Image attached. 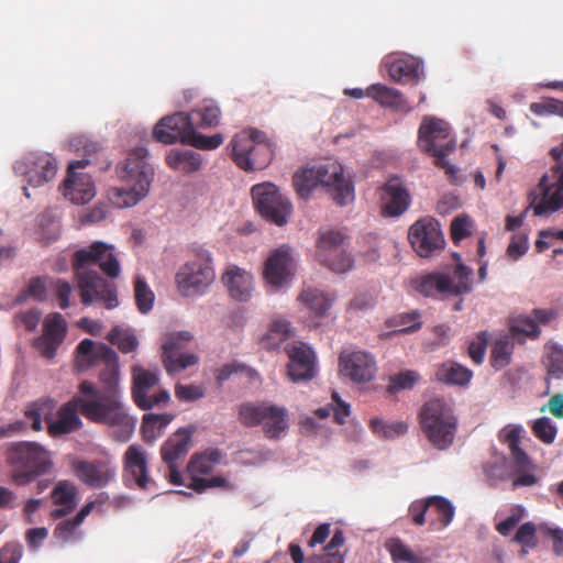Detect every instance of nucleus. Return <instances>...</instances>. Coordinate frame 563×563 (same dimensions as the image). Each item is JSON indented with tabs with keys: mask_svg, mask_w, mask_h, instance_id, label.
<instances>
[{
	"mask_svg": "<svg viewBox=\"0 0 563 563\" xmlns=\"http://www.w3.org/2000/svg\"><path fill=\"white\" fill-rule=\"evenodd\" d=\"M510 331L514 336L522 335L529 339H537L541 332L538 323L529 317H518L514 319Z\"/></svg>",
	"mask_w": 563,
	"mask_h": 563,
	"instance_id": "54",
	"label": "nucleus"
},
{
	"mask_svg": "<svg viewBox=\"0 0 563 563\" xmlns=\"http://www.w3.org/2000/svg\"><path fill=\"white\" fill-rule=\"evenodd\" d=\"M296 261L291 247L282 245L267 257L264 267V278L268 285L279 289L295 274Z\"/></svg>",
	"mask_w": 563,
	"mask_h": 563,
	"instance_id": "19",
	"label": "nucleus"
},
{
	"mask_svg": "<svg viewBox=\"0 0 563 563\" xmlns=\"http://www.w3.org/2000/svg\"><path fill=\"white\" fill-rule=\"evenodd\" d=\"M166 163L175 170L190 174L200 169L202 158L200 154L194 151L170 150L166 156Z\"/></svg>",
	"mask_w": 563,
	"mask_h": 563,
	"instance_id": "38",
	"label": "nucleus"
},
{
	"mask_svg": "<svg viewBox=\"0 0 563 563\" xmlns=\"http://www.w3.org/2000/svg\"><path fill=\"white\" fill-rule=\"evenodd\" d=\"M410 200V194L398 176L389 177L380 188L382 213L386 217L402 214L408 209Z\"/></svg>",
	"mask_w": 563,
	"mask_h": 563,
	"instance_id": "23",
	"label": "nucleus"
},
{
	"mask_svg": "<svg viewBox=\"0 0 563 563\" xmlns=\"http://www.w3.org/2000/svg\"><path fill=\"white\" fill-rule=\"evenodd\" d=\"M319 185L328 188L332 199L339 206H346L354 200V187L350 179L345 178L341 164L329 162L314 166Z\"/></svg>",
	"mask_w": 563,
	"mask_h": 563,
	"instance_id": "14",
	"label": "nucleus"
},
{
	"mask_svg": "<svg viewBox=\"0 0 563 563\" xmlns=\"http://www.w3.org/2000/svg\"><path fill=\"white\" fill-rule=\"evenodd\" d=\"M335 295L318 288H305L298 299L310 310L317 318L327 316L332 303L335 301Z\"/></svg>",
	"mask_w": 563,
	"mask_h": 563,
	"instance_id": "34",
	"label": "nucleus"
},
{
	"mask_svg": "<svg viewBox=\"0 0 563 563\" xmlns=\"http://www.w3.org/2000/svg\"><path fill=\"white\" fill-rule=\"evenodd\" d=\"M108 341L117 345L122 353H131L137 349V338L120 327H114L107 336Z\"/></svg>",
	"mask_w": 563,
	"mask_h": 563,
	"instance_id": "51",
	"label": "nucleus"
},
{
	"mask_svg": "<svg viewBox=\"0 0 563 563\" xmlns=\"http://www.w3.org/2000/svg\"><path fill=\"white\" fill-rule=\"evenodd\" d=\"M459 420L452 407L442 398H433L423 404L419 412V426L428 442L437 450L452 446Z\"/></svg>",
	"mask_w": 563,
	"mask_h": 563,
	"instance_id": "4",
	"label": "nucleus"
},
{
	"mask_svg": "<svg viewBox=\"0 0 563 563\" xmlns=\"http://www.w3.org/2000/svg\"><path fill=\"white\" fill-rule=\"evenodd\" d=\"M385 547L395 563H431V559L424 556L421 552L412 551L399 538L387 540Z\"/></svg>",
	"mask_w": 563,
	"mask_h": 563,
	"instance_id": "39",
	"label": "nucleus"
},
{
	"mask_svg": "<svg viewBox=\"0 0 563 563\" xmlns=\"http://www.w3.org/2000/svg\"><path fill=\"white\" fill-rule=\"evenodd\" d=\"M285 352L289 357L288 376L292 382H307L316 376V354L310 346L294 342L286 345Z\"/></svg>",
	"mask_w": 563,
	"mask_h": 563,
	"instance_id": "20",
	"label": "nucleus"
},
{
	"mask_svg": "<svg viewBox=\"0 0 563 563\" xmlns=\"http://www.w3.org/2000/svg\"><path fill=\"white\" fill-rule=\"evenodd\" d=\"M254 205L267 221L282 227L287 223L292 206L272 183L256 184L251 189Z\"/></svg>",
	"mask_w": 563,
	"mask_h": 563,
	"instance_id": "11",
	"label": "nucleus"
},
{
	"mask_svg": "<svg viewBox=\"0 0 563 563\" xmlns=\"http://www.w3.org/2000/svg\"><path fill=\"white\" fill-rule=\"evenodd\" d=\"M409 515L411 517V521L415 526H423L428 522L427 512H428V500L427 498L417 499L412 501L409 506Z\"/></svg>",
	"mask_w": 563,
	"mask_h": 563,
	"instance_id": "61",
	"label": "nucleus"
},
{
	"mask_svg": "<svg viewBox=\"0 0 563 563\" xmlns=\"http://www.w3.org/2000/svg\"><path fill=\"white\" fill-rule=\"evenodd\" d=\"M134 296L139 310L142 313H147L154 303V292L148 287L144 278L137 276L134 282Z\"/></svg>",
	"mask_w": 563,
	"mask_h": 563,
	"instance_id": "52",
	"label": "nucleus"
},
{
	"mask_svg": "<svg viewBox=\"0 0 563 563\" xmlns=\"http://www.w3.org/2000/svg\"><path fill=\"white\" fill-rule=\"evenodd\" d=\"M420 316L418 312H408L399 314L395 321L396 324L401 327L399 332L410 333L419 330L421 328V321L419 320Z\"/></svg>",
	"mask_w": 563,
	"mask_h": 563,
	"instance_id": "62",
	"label": "nucleus"
},
{
	"mask_svg": "<svg viewBox=\"0 0 563 563\" xmlns=\"http://www.w3.org/2000/svg\"><path fill=\"white\" fill-rule=\"evenodd\" d=\"M428 500L427 518L431 530H442L446 528L453 520L454 506L442 496H430Z\"/></svg>",
	"mask_w": 563,
	"mask_h": 563,
	"instance_id": "33",
	"label": "nucleus"
},
{
	"mask_svg": "<svg viewBox=\"0 0 563 563\" xmlns=\"http://www.w3.org/2000/svg\"><path fill=\"white\" fill-rule=\"evenodd\" d=\"M194 128L209 129L217 126L220 122V109L211 101H206L201 107L188 113Z\"/></svg>",
	"mask_w": 563,
	"mask_h": 563,
	"instance_id": "41",
	"label": "nucleus"
},
{
	"mask_svg": "<svg viewBox=\"0 0 563 563\" xmlns=\"http://www.w3.org/2000/svg\"><path fill=\"white\" fill-rule=\"evenodd\" d=\"M194 335L189 331L168 333L162 344V362L169 375L180 373L196 365L199 357L191 352H185Z\"/></svg>",
	"mask_w": 563,
	"mask_h": 563,
	"instance_id": "12",
	"label": "nucleus"
},
{
	"mask_svg": "<svg viewBox=\"0 0 563 563\" xmlns=\"http://www.w3.org/2000/svg\"><path fill=\"white\" fill-rule=\"evenodd\" d=\"M514 344L508 339L497 340L490 351V365L496 371L508 366L511 362Z\"/></svg>",
	"mask_w": 563,
	"mask_h": 563,
	"instance_id": "46",
	"label": "nucleus"
},
{
	"mask_svg": "<svg viewBox=\"0 0 563 563\" xmlns=\"http://www.w3.org/2000/svg\"><path fill=\"white\" fill-rule=\"evenodd\" d=\"M548 376L560 379L563 377V347L558 344L545 346V356L543 361Z\"/></svg>",
	"mask_w": 563,
	"mask_h": 563,
	"instance_id": "45",
	"label": "nucleus"
},
{
	"mask_svg": "<svg viewBox=\"0 0 563 563\" xmlns=\"http://www.w3.org/2000/svg\"><path fill=\"white\" fill-rule=\"evenodd\" d=\"M412 284L415 289L426 297L444 299L454 295L453 279L444 273H430L419 276Z\"/></svg>",
	"mask_w": 563,
	"mask_h": 563,
	"instance_id": "28",
	"label": "nucleus"
},
{
	"mask_svg": "<svg viewBox=\"0 0 563 563\" xmlns=\"http://www.w3.org/2000/svg\"><path fill=\"white\" fill-rule=\"evenodd\" d=\"M369 428L373 433L384 439H393L395 437L402 435L408 431V424L404 421L386 423L384 420L378 418L371 420Z\"/></svg>",
	"mask_w": 563,
	"mask_h": 563,
	"instance_id": "50",
	"label": "nucleus"
},
{
	"mask_svg": "<svg viewBox=\"0 0 563 563\" xmlns=\"http://www.w3.org/2000/svg\"><path fill=\"white\" fill-rule=\"evenodd\" d=\"M192 431L180 428L174 432L162 445L161 456L168 466V478L174 485H184L177 462L185 459L191 443Z\"/></svg>",
	"mask_w": 563,
	"mask_h": 563,
	"instance_id": "17",
	"label": "nucleus"
},
{
	"mask_svg": "<svg viewBox=\"0 0 563 563\" xmlns=\"http://www.w3.org/2000/svg\"><path fill=\"white\" fill-rule=\"evenodd\" d=\"M211 255L206 250H199L194 260L184 264L176 274L179 292L185 297L201 295L214 280Z\"/></svg>",
	"mask_w": 563,
	"mask_h": 563,
	"instance_id": "9",
	"label": "nucleus"
},
{
	"mask_svg": "<svg viewBox=\"0 0 563 563\" xmlns=\"http://www.w3.org/2000/svg\"><path fill=\"white\" fill-rule=\"evenodd\" d=\"M175 396L180 401H195L205 396V389L198 385L176 384Z\"/></svg>",
	"mask_w": 563,
	"mask_h": 563,
	"instance_id": "60",
	"label": "nucleus"
},
{
	"mask_svg": "<svg viewBox=\"0 0 563 563\" xmlns=\"http://www.w3.org/2000/svg\"><path fill=\"white\" fill-rule=\"evenodd\" d=\"M366 97L372 98L382 107L391 108L396 111L408 113L412 111V107L404 98L402 93L391 87L383 84H374L366 89Z\"/></svg>",
	"mask_w": 563,
	"mask_h": 563,
	"instance_id": "32",
	"label": "nucleus"
},
{
	"mask_svg": "<svg viewBox=\"0 0 563 563\" xmlns=\"http://www.w3.org/2000/svg\"><path fill=\"white\" fill-rule=\"evenodd\" d=\"M388 74L396 82H418L420 76V64L413 57L397 58L389 64Z\"/></svg>",
	"mask_w": 563,
	"mask_h": 563,
	"instance_id": "37",
	"label": "nucleus"
},
{
	"mask_svg": "<svg viewBox=\"0 0 563 563\" xmlns=\"http://www.w3.org/2000/svg\"><path fill=\"white\" fill-rule=\"evenodd\" d=\"M231 158L235 165L245 170L263 169L273 159V144L266 134L256 129L242 131L233 136L229 144Z\"/></svg>",
	"mask_w": 563,
	"mask_h": 563,
	"instance_id": "6",
	"label": "nucleus"
},
{
	"mask_svg": "<svg viewBox=\"0 0 563 563\" xmlns=\"http://www.w3.org/2000/svg\"><path fill=\"white\" fill-rule=\"evenodd\" d=\"M188 113L177 112L162 118L153 129V137L164 144H186L192 130Z\"/></svg>",
	"mask_w": 563,
	"mask_h": 563,
	"instance_id": "22",
	"label": "nucleus"
},
{
	"mask_svg": "<svg viewBox=\"0 0 563 563\" xmlns=\"http://www.w3.org/2000/svg\"><path fill=\"white\" fill-rule=\"evenodd\" d=\"M238 420L245 428L261 427L266 439L280 440L289 428L288 410L269 401H245L236 407Z\"/></svg>",
	"mask_w": 563,
	"mask_h": 563,
	"instance_id": "5",
	"label": "nucleus"
},
{
	"mask_svg": "<svg viewBox=\"0 0 563 563\" xmlns=\"http://www.w3.org/2000/svg\"><path fill=\"white\" fill-rule=\"evenodd\" d=\"M222 452L218 449H210L200 454L191 456L188 464V472L191 475L208 474L221 461Z\"/></svg>",
	"mask_w": 563,
	"mask_h": 563,
	"instance_id": "42",
	"label": "nucleus"
},
{
	"mask_svg": "<svg viewBox=\"0 0 563 563\" xmlns=\"http://www.w3.org/2000/svg\"><path fill=\"white\" fill-rule=\"evenodd\" d=\"M291 335L290 323L286 320H274L263 339L265 347L274 350L285 342Z\"/></svg>",
	"mask_w": 563,
	"mask_h": 563,
	"instance_id": "43",
	"label": "nucleus"
},
{
	"mask_svg": "<svg viewBox=\"0 0 563 563\" xmlns=\"http://www.w3.org/2000/svg\"><path fill=\"white\" fill-rule=\"evenodd\" d=\"M453 256L456 260L453 275L457 279L456 283L453 282V294L454 296L468 294L472 290L473 271L461 262L460 254L455 253Z\"/></svg>",
	"mask_w": 563,
	"mask_h": 563,
	"instance_id": "47",
	"label": "nucleus"
},
{
	"mask_svg": "<svg viewBox=\"0 0 563 563\" xmlns=\"http://www.w3.org/2000/svg\"><path fill=\"white\" fill-rule=\"evenodd\" d=\"M87 400L88 399L78 391L69 401L62 405L56 411V418L47 426L48 435L59 438L78 431L82 427L78 411H80L86 419L90 420L84 409V404Z\"/></svg>",
	"mask_w": 563,
	"mask_h": 563,
	"instance_id": "16",
	"label": "nucleus"
},
{
	"mask_svg": "<svg viewBox=\"0 0 563 563\" xmlns=\"http://www.w3.org/2000/svg\"><path fill=\"white\" fill-rule=\"evenodd\" d=\"M49 291L57 299L60 309L65 310L70 306L73 287L67 280L60 278L49 279Z\"/></svg>",
	"mask_w": 563,
	"mask_h": 563,
	"instance_id": "56",
	"label": "nucleus"
},
{
	"mask_svg": "<svg viewBox=\"0 0 563 563\" xmlns=\"http://www.w3.org/2000/svg\"><path fill=\"white\" fill-rule=\"evenodd\" d=\"M340 373L357 384L371 382L377 366L374 356L365 351H343L339 356Z\"/></svg>",
	"mask_w": 563,
	"mask_h": 563,
	"instance_id": "18",
	"label": "nucleus"
},
{
	"mask_svg": "<svg viewBox=\"0 0 563 563\" xmlns=\"http://www.w3.org/2000/svg\"><path fill=\"white\" fill-rule=\"evenodd\" d=\"M124 473L128 483H134L141 489H147L152 479L147 473L146 454L140 445L132 444L124 453Z\"/></svg>",
	"mask_w": 563,
	"mask_h": 563,
	"instance_id": "26",
	"label": "nucleus"
},
{
	"mask_svg": "<svg viewBox=\"0 0 563 563\" xmlns=\"http://www.w3.org/2000/svg\"><path fill=\"white\" fill-rule=\"evenodd\" d=\"M222 282L234 300L244 302L251 299L254 279L245 269L235 265L229 266L222 276Z\"/></svg>",
	"mask_w": 563,
	"mask_h": 563,
	"instance_id": "27",
	"label": "nucleus"
},
{
	"mask_svg": "<svg viewBox=\"0 0 563 563\" xmlns=\"http://www.w3.org/2000/svg\"><path fill=\"white\" fill-rule=\"evenodd\" d=\"M23 549L18 543H7L0 549V563H19Z\"/></svg>",
	"mask_w": 563,
	"mask_h": 563,
	"instance_id": "64",
	"label": "nucleus"
},
{
	"mask_svg": "<svg viewBox=\"0 0 563 563\" xmlns=\"http://www.w3.org/2000/svg\"><path fill=\"white\" fill-rule=\"evenodd\" d=\"M147 155V150L142 146L129 153L122 175L125 186L110 190V200L113 206L118 208L132 207L148 194L154 169L146 161Z\"/></svg>",
	"mask_w": 563,
	"mask_h": 563,
	"instance_id": "3",
	"label": "nucleus"
},
{
	"mask_svg": "<svg viewBox=\"0 0 563 563\" xmlns=\"http://www.w3.org/2000/svg\"><path fill=\"white\" fill-rule=\"evenodd\" d=\"M66 332L67 324L60 313L47 314L43 322V334L35 342L37 350L44 357L53 358L58 346L64 342Z\"/></svg>",
	"mask_w": 563,
	"mask_h": 563,
	"instance_id": "25",
	"label": "nucleus"
},
{
	"mask_svg": "<svg viewBox=\"0 0 563 563\" xmlns=\"http://www.w3.org/2000/svg\"><path fill=\"white\" fill-rule=\"evenodd\" d=\"M347 236L338 230H320L316 245L317 260L335 273H345L353 266L347 252Z\"/></svg>",
	"mask_w": 563,
	"mask_h": 563,
	"instance_id": "10",
	"label": "nucleus"
},
{
	"mask_svg": "<svg viewBox=\"0 0 563 563\" xmlns=\"http://www.w3.org/2000/svg\"><path fill=\"white\" fill-rule=\"evenodd\" d=\"M159 382L157 372L145 369L135 365L132 368V397L135 405L142 410L151 409V404L145 401V391L153 390Z\"/></svg>",
	"mask_w": 563,
	"mask_h": 563,
	"instance_id": "30",
	"label": "nucleus"
},
{
	"mask_svg": "<svg viewBox=\"0 0 563 563\" xmlns=\"http://www.w3.org/2000/svg\"><path fill=\"white\" fill-rule=\"evenodd\" d=\"M16 174L26 178L29 185L40 187L52 180L57 173L56 159L47 153H30L13 165Z\"/></svg>",
	"mask_w": 563,
	"mask_h": 563,
	"instance_id": "15",
	"label": "nucleus"
},
{
	"mask_svg": "<svg viewBox=\"0 0 563 563\" xmlns=\"http://www.w3.org/2000/svg\"><path fill=\"white\" fill-rule=\"evenodd\" d=\"M77 489L74 484L67 481L59 482L52 492L55 505L62 506L53 510L54 518H62L71 512L76 507Z\"/></svg>",
	"mask_w": 563,
	"mask_h": 563,
	"instance_id": "36",
	"label": "nucleus"
},
{
	"mask_svg": "<svg viewBox=\"0 0 563 563\" xmlns=\"http://www.w3.org/2000/svg\"><path fill=\"white\" fill-rule=\"evenodd\" d=\"M292 184L297 195L301 199H308L311 191L319 185L314 166L297 172L292 177Z\"/></svg>",
	"mask_w": 563,
	"mask_h": 563,
	"instance_id": "44",
	"label": "nucleus"
},
{
	"mask_svg": "<svg viewBox=\"0 0 563 563\" xmlns=\"http://www.w3.org/2000/svg\"><path fill=\"white\" fill-rule=\"evenodd\" d=\"M223 142L224 137L221 133H216L208 136L197 132L196 128H192L186 145H190L203 151H212L222 145Z\"/></svg>",
	"mask_w": 563,
	"mask_h": 563,
	"instance_id": "53",
	"label": "nucleus"
},
{
	"mask_svg": "<svg viewBox=\"0 0 563 563\" xmlns=\"http://www.w3.org/2000/svg\"><path fill=\"white\" fill-rule=\"evenodd\" d=\"M419 148L433 157V164L444 169L446 174L453 173V166L446 156L456 148V140L451 134L449 123L435 117H424L418 130Z\"/></svg>",
	"mask_w": 563,
	"mask_h": 563,
	"instance_id": "7",
	"label": "nucleus"
},
{
	"mask_svg": "<svg viewBox=\"0 0 563 563\" xmlns=\"http://www.w3.org/2000/svg\"><path fill=\"white\" fill-rule=\"evenodd\" d=\"M101 345L96 346L95 342L90 339H84L76 349L77 352V363L80 366H91L96 364L98 361L102 360L101 355Z\"/></svg>",
	"mask_w": 563,
	"mask_h": 563,
	"instance_id": "48",
	"label": "nucleus"
},
{
	"mask_svg": "<svg viewBox=\"0 0 563 563\" xmlns=\"http://www.w3.org/2000/svg\"><path fill=\"white\" fill-rule=\"evenodd\" d=\"M89 164L88 159L74 161L68 165L67 177L64 180V195L71 202L85 205L96 195L95 184L88 174L76 173L79 168H85Z\"/></svg>",
	"mask_w": 563,
	"mask_h": 563,
	"instance_id": "21",
	"label": "nucleus"
},
{
	"mask_svg": "<svg viewBox=\"0 0 563 563\" xmlns=\"http://www.w3.org/2000/svg\"><path fill=\"white\" fill-rule=\"evenodd\" d=\"M101 355V361L104 363V367L99 374V380L103 385L102 389L97 388L89 380H82L78 386V391L88 399L84 404V409L90 421L113 427L114 439L125 442L135 430L136 418L129 415L122 402L117 353L108 345L102 344Z\"/></svg>",
	"mask_w": 563,
	"mask_h": 563,
	"instance_id": "1",
	"label": "nucleus"
},
{
	"mask_svg": "<svg viewBox=\"0 0 563 563\" xmlns=\"http://www.w3.org/2000/svg\"><path fill=\"white\" fill-rule=\"evenodd\" d=\"M408 239L420 257L433 256L437 252L443 250L445 240L440 228V223L426 217L416 221L408 232Z\"/></svg>",
	"mask_w": 563,
	"mask_h": 563,
	"instance_id": "13",
	"label": "nucleus"
},
{
	"mask_svg": "<svg viewBox=\"0 0 563 563\" xmlns=\"http://www.w3.org/2000/svg\"><path fill=\"white\" fill-rule=\"evenodd\" d=\"M472 377L473 372L470 368L454 361H445L438 364L433 374L435 382L459 387L468 386Z\"/></svg>",
	"mask_w": 563,
	"mask_h": 563,
	"instance_id": "31",
	"label": "nucleus"
},
{
	"mask_svg": "<svg viewBox=\"0 0 563 563\" xmlns=\"http://www.w3.org/2000/svg\"><path fill=\"white\" fill-rule=\"evenodd\" d=\"M56 406V401L52 398H43L32 402L25 410L27 423L34 431H41L43 420L46 422V427L53 421L57 411Z\"/></svg>",
	"mask_w": 563,
	"mask_h": 563,
	"instance_id": "35",
	"label": "nucleus"
},
{
	"mask_svg": "<svg viewBox=\"0 0 563 563\" xmlns=\"http://www.w3.org/2000/svg\"><path fill=\"white\" fill-rule=\"evenodd\" d=\"M49 279L48 277L31 278L26 288L20 292L18 301L23 302L27 298H33L37 301L46 300L47 291L49 290Z\"/></svg>",
	"mask_w": 563,
	"mask_h": 563,
	"instance_id": "49",
	"label": "nucleus"
},
{
	"mask_svg": "<svg viewBox=\"0 0 563 563\" xmlns=\"http://www.w3.org/2000/svg\"><path fill=\"white\" fill-rule=\"evenodd\" d=\"M112 251V245L96 241L73 254L71 267L82 305L103 301L108 309L119 305L114 284L106 280L96 269L98 267L110 278L120 275V264Z\"/></svg>",
	"mask_w": 563,
	"mask_h": 563,
	"instance_id": "2",
	"label": "nucleus"
},
{
	"mask_svg": "<svg viewBox=\"0 0 563 563\" xmlns=\"http://www.w3.org/2000/svg\"><path fill=\"white\" fill-rule=\"evenodd\" d=\"M71 470L82 483L92 488L107 486L115 476V468L102 460H74Z\"/></svg>",
	"mask_w": 563,
	"mask_h": 563,
	"instance_id": "24",
	"label": "nucleus"
},
{
	"mask_svg": "<svg viewBox=\"0 0 563 563\" xmlns=\"http://www.w3.org/2000/svg\"><path fill=\"white\" fill-rule=\"evenodd\" d=\"M173 416L169 413H146L142 422L143 440L147 443L156 441L164 432L165 428L172 422Z\"/></svg>",
	"mask_w": 563,
	"mask_h": 563,
	"instance_id": "40",
	"label": "nucleus"
},
{
	"mask_svg": "<svg viewBox=\"0 0 563 563\" xmlns=\"http://www.w3.org/2000/svg\"><path fill=\"white\" fill-rule=\"evenodd\" d=\"M7 461L12 467L13 483L20 486L30 484L52 467L49 453L34 442L14 443L8 450Z\"/></svg>",
	"mask_w": 563,
	"mask_h": 563,
	"instance_id": "8",
	"label": "nucleus"
},
{
	"mask_svg": "<svg viewBox=\"0 0 563 563\" xmlns=\"http://www.w3.org/2000/svg\"><path fill=\"white\" fill-rule=\"evenodd\" d=\"M487 343L488 340L486 333L481 332L476 339L468 344V356L476 365H481L484 362Z\"/></svg>",
	"mask_w": 563,
	"mask_h": 563,
	"instance_id": "59",
	"label": "nucleus"
},
{
	"mask_svg": "<svg viewBox=\"0 0 563 563\" xmlns=\"http://www.w3.org/2000/svg\"><path fill=\"white\" fill-rule=\"evenodd\" d=\"M532 432L543 443L551 444L555 440L558 429L549 418L542 417L534 421Z\"/></svg>",
	"mask_w": 563,
	"mask_h": 563,
	"instance_id": "57",
	"label": "nucleus"
},
{
	"mask_svg": "<svg viewBox=\"0 0 563 563\" xmlns=\"http://www.w3.org/2000/svg\"><path fill=\"white\" fill-rule=\"evenodd\" d=\"M548 175L540 180V187L543 190V197L538 205L534 206V214L542 216L554 212L563 208V172L559 177H551L554 181H549Z\"/></svg>",
	"mask_w": 563,
	"mask_h": 563,
	"instance_id": "29",
	"label": "nucleus"
},
{
	"mask_svg": "<svg viewBox=\"0 0 563 563\" xmlns=\"http://www.w3.org/2000/svg\"><path fill=\"white\" fill-rule=\"evenodd\" d=\"M418 374L413 371H405L389 378L387 390L390 394L398 393L404 389H410L418 380Z\"/></svg>",
	"mask_w": 563,
	"mask_h": 563,
	"instance_id": "58",
	"label": "nucleus"
},
{
	"mask_svg": "<svg viewBox=\"0 0 563 563\" xmlns=\"http://www.w3.org/2000/svg\"><path fill=\"white\" fill-rule=\"evenodd\" d=\"M345 542V537L342 530H335L330 542L325 545V555L321 559V563H344V554L339 552Z\"/></svg>",
	"mask_w": 563,
	"mask_h": 563,
	"instance_id": "55",
	"label": "nucleus"
},
{
	"mask_svg": "<svg viewBox=\"0 0 563 563\" xmlns=\"http://www.w3.org/2000/svg\"><path fill=\"white\" fill-rule=\"evenodd\" d=\"M471 221L467 217H456L451 222V239L454 243H459L471 234Z\"/></svg>",
	"mask_w": 563,
	"mask_h": 563,
	"instance_id": "63",
	"label": "nucleus"
}]
</instances>
